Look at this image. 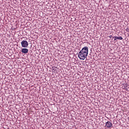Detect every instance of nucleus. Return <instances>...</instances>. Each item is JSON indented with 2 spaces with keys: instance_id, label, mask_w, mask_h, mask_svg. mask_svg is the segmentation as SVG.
<instances>
[{
  "instance_id": "nucleus-1",
  "label": "nucleus",
  "mask_w": 129,
  "mask_h": 129,
  "mask_svg": "<svg viewBox=\"0 0 129 129\" xmlns=\"http://www.w3.org/2000/svg\"><path fill=\"white\" fill-rule=\"evenodd\" d=\"M88 55V47L85 46L79 52L78 57L81 60H85Z\"/></svg>"
},
{
  "instance_id": "nucleus-2",
  "label": "nucleus",
  "mask_w": 129,
  "mask_h": 129,
  "mask_svg": "<svg viewBox=\"0 0 129 129\" xmlns=\"http://www.w3.org/2000/svg\"><path fill=\"white\" fill-rule=\"evenodd\" d=\"M21 46L23 48H28L29 46V43L26 40H23L21 42Z\"/></svg>"
},
{
  "instance_id": "nucleus-3",
  "label": "nucleus",
  "mask_w": 129,
  "mask_h": 129,
  "mask_svg": "<svg viewBox=\"0 0 129 129\" xmlns=\"http://www.w3.org/2000/svg\"><path fill=\"white\" fill-rule=\"evenodd\" d=\"M105 125L106 127H107L108 128H109L111 127V126H112V123L110 122V121H108L105 123Z\"/></svg>"
},
{
  "instance_id": "nucleus-4",
  "label": "nucleus",
  "mask_w": 129,
  "mask_h": 129,
  "mask_svg": "<svg viewBox=\"0 0 129 129\" xmlns=\"http://www.w3.org/2000/svg\"><path fill=\"white\" fill-rule=\"evenodd\" d=\"M114 38V41H116V40H122V37L121 36H114L112 37Z\"/></svg>"
},
{
  "instance_id": "nucleus-5",
  "label": "nucleus",
  "mask_w": 129,
  "mask_h": 129,
  "mask_svg": "<svg viewBox=\"0 0 129 129\" xmlns=\"http://www.w3.org/2000/svg\"><path fill=\"white\" fill-rule=\"evenodd\" d=\"M21 52H22V53L24 54H27V53L29 52V49L27 48H22Z\"/></svg>"
},
{
  "instance_id": "nucleus-6",
  "label": "nucleus",
  "mask_w": 129,
  "mask_h": 129,
  "mask_svg": "<svg viewBox=\"0 0 129 129\" xmlns=\"http://www.w3.org/2000/svg\"><path fill=\"white\" fill-rule=\"evenodd\" d=\"M123 86H124V87H126L127 86V84H124Z\"/></svg>"
},
{
  "instance_id": "nucleus-7",
  "label": "nucleus",
  "mask_w": 129,
  "mask_h": 129,
  "mask_svg": "<svg viewBox=\"0 0 129 129\" xmlns=\"http://www.w3.org/2000/svg\"><path fill=\"white\" fill-rule=\"evenodd\" d=\"M126 32H128L129 33V29H128V28L126 29Z\"/></svg>"
},
{
  "instance_id": "nucleus-8",
  "label": "nucleus",
  "mask_w": 129,
  "mask_h": 129,
  "mask_svg": "<svg viewBox=\"0 0 129 129\" xmlns=\"http://www.w3.org/2000/svg\"><path fill=\"white\" fill-rule=\"evenodd\" d=\"M112 37V35H110V36H109V38H110V39H111Z\"/></svg>"
}]
</instances>
